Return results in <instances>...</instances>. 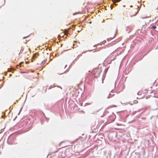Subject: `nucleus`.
Returning a JSON list of instances; mask_svg holds the SVG:
<instances>
[{
	"label": "nucleus",
	"mask_w": 158,
	"mask_h": 158,
	"mask_svg": "<svg viewBox=\"0 0 158 158\" xmlns=\"http://www.w3.org/2000/svg\"><path fill=\"white\" fill-rule=\"evenodd\" d=\"M92 73L96 77H98L99 76L100 73L97 69H94L92 71Z\"/></svg>",
	"instance_id": "f257e3e1"
},
{
	"label": "nucleus",
	"mask_w": 158,
	"mask_h": 158,
	"mask_svg": "<svg viewBox=\"0 0 158 158\" xmlns=\"http://www.w3.org/2000/svg\"><path fill=\"white\" fill-rule=\"evenodd\" d=\"M19 50H20V52L19 53V54L21 52L22 53L24 49H22V47L19 48Z\"/></svg>",
	"instance_id": "f03ea898"
},
{
	"label": "nucleus",
	"mask_w": 158,
	"mask_h": 158,
	"mask_svg": "<svg viewBox=\"0 0 158 158\" xmlns=\"http://www.w3.org/2000/svg\"><path fill=\"white\" fill-rule=\"evenodd\" d=\"M39 55V54L38 53V52H37V53H36L34 55V57H37V56H38Z\"/></svg>",
	"instance_id": "7ed1b4c3"
},
{
	"label": "nucleus",
	"mask_w": 158,
	"mask_h": 158,
	"mask_svg": "<svg viewBox=\"0 0 158 158\" xmlns=\"http://www.w3.org/2000/svg\"><path fill=\"white\" fill-rule=\"evenodd\" d=\"M64 35H67L68 34L67 31V30H65L64 31Z\"/></svg>",
	"instance_id": "20e7f679"
},
{
	"label": "nucleus",
	"mask_w": 158,
	"mask_h": 158,
	"mask_svg": "<svg viewBox=\"0 0 158 158\" xmlns=\"http://www.w3.org/2000/svg\"><path fill=\"white\" fill-rule=\"evenodd\" d=\"M113 1L114 3H115L119 2V0H113Z\"/></svg>",
	"instance_id": "39448f33"
},
{
	"label": "nucleus",
	"mask_w": 158,
	"mask_h": 158,
	"mask_svg": "<svg viewBox=\"0 0 158 158\" xmlns=\"http://www.w3.org/2000/svg\"><path fill=\"white\" fill-rule=\"evenodd\" d=\"M115 36H114L113 37H112V38H108V39H107V40L108 41H109V40H112V39L114 38V37Z\"/></svg>",
	"instance_id": "423d86ee"
},
{
	"label": "nucleus",
	"mask_w": 158,
	"mask_h": 158,
	"mask_svg": "<svg viewBox=\"0 0 158 158\" xmlns=\"http://www.w3.org/2000/svg\"><path fill=\"white\" fill-rule=\"evenodd\" d=\"M156 26H152V28H153V29H155L156 28Z\"/></svg>",
	"instance_id": "0eeeda50"
},
{
	"label": "nucleus",
	"mask_w": 158,
	"mask_h": 158,
	"mask_svg": "<svg viewBox=\"0 0 158 158\" xmlns=\"http://www.w3.org/2000/svg\"><path fill=\"white\" fill-rule=\"evenodd\" d=\"M26 50V51H28V52L29 51V49H28V48H27L26 49H25Z\"/></svg>",
	"instance_id": "6e6552de"
},
{
	"label": "nucleus",
	"mask_w": 158,
	"mask_h": 158,
	"mask_svg": "<svg viewBox=\"0 0 158 158\" xmlns=\"http://www.w3.org/2000/svg\"><path fill=\"white\" fill-rule=\"evenodd\" d=\"M112 8H113V7H112V5H111L110 6V8H111V9H112Z\"/></svg>",
	"instance_id": "1a4fd4ad"
},
{
	"label": "nucleus",
	"mask_w": 158,
	"mask_h": 158,
	"mask_svg": "<svg viewBox=\"0 0 158 158\" xmlns=\"http://www.w3.org/2000/svg\"><path fill=\"white\" fill-rule=\"evenodd\" d=\"M64 73V72H63L62 73H59V74H63Z\"/></svg>",
	"instance_id": "9d476101"
},
{
	"label": "nucleus",
	"mask_w": 158,
	"mask_h": 158,
	"mask_svg": "<svg viewBox=\"0 0 158 158\" xmlns=\"http://www.w3.org/2000/svg\"><path fill=\"white\" fill-rule=\"evenodd\" d=\"M4 116V115H2V117L3 118Z\"/></svg>",
	"instance_id": "9b49d317"
},
{
	"label": "nucleus",
	"mask_w": 158,
	"mask_h": 158,
	"mask_svg": "<svg viewBox=\"0 0 158 158\" xmlns=\"http://www.w3.org/2000/svg\"><path fill=\"white\" fill-rule=\"evenodd\" d=\"M27 63H28V62H26V64H27Z\"/></svg>",
	"instance_id": "f8f14e48"
},
{
	"label": "nucleus",
	"mask_w": 158,
	"mask_h": 158,
	"mask_svg": "<svg viewBox=\"0 0 158 158\" xmlns=\"http://www.w3.org/2000/svg\"><path fill=\"white\" fill-rule=\"evenodd\" d=\"M137 13H136V14H135V15H136L137 14Z\"/></svg>",
	"instance_id": "ddd939ff"
},
{
	"label": "nucleus",
	"mask_w": 158,
	"mask_h": 158,
	"mask_svg": "<svg viewBox=\"0 0 158 158\" xmlns=\"http://www.w3.org/2000/svg\"><path fill=\"white\" fill-rule=\"evenodd\" d=\"M25 38H25V37H23V39H25Z\"/></svg>",
	"instance_id": "4468645a"
},
{
	"label": "nucleus",
	"mask_w": 158,
	"mask_h": 158,
	"mask_svg": "<svg viewBox=\"0 0 158 158\" xmlns=\"http://www.w3.org/2000/svg\"><path fill=\"white\" fill-rule=\"evenodd\" d=\"M24 53V54H25V52H24V53Z\"/></svg>",
	"instance_id": "2eb2a0df"
}]
</instances>
